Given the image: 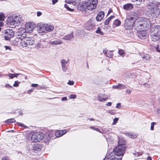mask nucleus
I'll list each match as a JSON object with an SVG mask.
<instances>
[{"label": "nucleus", "instance_id": "a18cd8bd", "mask_svg": "<svg viewBox=\"0 0 160 160\" xmlns=\"http://www.w3.org/2000/svg\"><path fill=\"white\" fill-rule=\"evenodd\" d=\"M155 123L154 122H152L151 123V130H153L154 129V125L155 124Z\"/></svg>", "mask_w": 160, "mask_h": 160}, {"label": "nucleus", "instance_id": "9b49d317", "mask_svg": "<svg viewBox=\"0 0 160 160\" xmlns=\"http://www.w3.org/2000/svg\"><path fill=\"white\" fill-rule=\"evenodd\" d=\"M103 160H122V159L116 158L114 153H108Z\"/></svg>", "mask_w": 160, "mask_h": 160}, {"label": "nucleus", "instance_id": "2eb2a0df", "mask_svg": "<svg viewBox=\"0 0 160 160\" xmlns=\"http://www.w3.org/2000/svg\"><path fill=\"white\" fill-rule=\"evenodd\" d=\"M47 43L43 40H41L40 42L37 44L35 47L38 49H39L42 48H45L47 47Z\"/></svg>", "mask_w": 160, "mask_h": 160}, {"label": "nucleus", "instance_id": "c85d7f7f", "mask_svg": "<svg viewBox=\"0 0 160 160\" xmlns=\"http://www.w3.org/2000/svg\"><path fill=\"white\" fill-rule=\"evenodd\" d=\"M133 2L135 3L136 5H140L144 2L145 0H131Z\"/></svg>", "mask_w": 160, "mask_h": 160}, {"label": "nucleus", "instance_id": "b1692460", "mask_svg": "<svg viewBox=\"0 0 160 160\" xmlns=\"http://www.w3.org/2000/svg\"><path fill=\"white\" fill-rule=\"evenodd\" d=\"M125 134L126 136L131 138H135L137 137V135L133 132H127Z\"/></svg>", "mask_w": 160, "mask_h": 160}, {"label": "nucleus", "instance_id": "c756f323", "mask_svg": "<svg viewBox=\"0 0 160 160\" xmlns=\"http://www.w3.org/2000/svg\"><path fill=\"white\" fill-rule=\"evenodd\" d=\"M115 16H111L108 18L107 19L105 20V21L104 22V24L105 25H108L111 20Z\"/></svg>", "mask_w": 160, "mask_h": 160}, {"label": "nucleus", "instance_id": "ea45409f", "mask_svg": "<svg viewBox=\"0 0 160 160\" xmlns=\"http://www.w3.org/2000/svg\"><path fill=\"white\" fill-rule=\"evenodd\" d=\"M119 119L118 118H114L113 120V122L112 123V125H115L116 124V123L117 122L118 120Z\"/></svg>", "mask_w": 160, "mask_h": 160}, {"label": "nucleus", "instance_id": "bf43d9fd", "mask_svg": "<svg viewBox=\"0 0 160 160\" xmlns=\"http://www.w3.org/2000/svg\"><path fill=\"white\" fill-rule=\"evenodd\" d=\"M58 2V0H52V5L55 4Z\"/></svg>", "mask_w": 160, "mask_h": 160}, {"label": "nucleus", "instance_id": "72a5a7b5", "mask_svg": "<svg viewBox=\"0 0 160 160\" xmlns=\"http://www.w3.org/2000/svg\"><path fill=\"white\" fill-rule=\"evenodd\" d=\"M121 22L120 21L116 19L113 22V25L116 26H118L121 24Z\"/></svg>", "mask_w": 160, "mask_h": 160}, {"label": "nucleus", "instance_id": "aec40b11", "mask_svg": "<svg viewBox=\"0 0 160 160\" xmlns=\"http://www.w3.org/2000/svg\"><path fill=\"white\" fill-rule=\"evenodd\" d=\"M68 63V61L65 60H62L61 61L62 65V68L63 72H66L68 69L66 66V64Z\"/></svg>", "mask_w": 160, "mask_h": 160}, {"label": "nucleus", "instance_id": "774afa93", "mask_svg": "<svg viewBox=\"0 0 160 160\" xmlns=\"http://www.w3.org/2000/svg\"><path fill=\"white\" fill-rule=\"evenodd\" d=\"M156 49L157 52H160V48H159L158 46L156 47Z\"/></svg>", "mask_w": 160, "mask_h": 160}, {"label": "nucleus", "instance_id": "c03bdc74", "mask_svg": "<svg viewBox=\"0 0 160 160\" xmlns=\"http://www.w3.org/2000/svg\"><path fill=\"white\" fill-rule=\"evenodd\" d=\"M74 82L73 81L69 80L67 82V84L70 85H74Z\"/></svg>", "mask_w": 160, "mask_h": 160}, {"label": "nucleus", "instance_id": "09e8293b", "mask_svg": "<svg viewBox=\"0 0 160 160\" xmlns=\"http://www.w3.org/2000/svg\"><path fill=\"white\" fill-rule=\"evenodd\" d=\"M85 2H92L98 3V0H85Z\"/></svg>", "mask_w": 160, "mask_h": 160}, {"label": "nucleus", "instance_id": "9d476101", "mask_svg": "<svg viewBox=\"0 0 160 160\" xmlns=\"http://www.w3.org/2000/svg\"><path fill=\"white\" fill-rule=\"evenodd\" d=\"M134 22L132 21L129 19L126 18L124 24V27L126 30H131L133 27H134Z\"/></svg>", "mask_w": 160, "mask_h": 160}, {"label": "nucleus", "instance_id": "bb28decb", "mask_svg": "<svg viewBox=\"0 0 160 160\" xmlns=\"http://www.w3.org/2000/svg\"><path fill=\"white\" fill-rule=\"evenodd\" d=\"M73 37V33L72 32L69 34L64 36L62 39L66 40H68L72 39Z\"/></svg>", "mask_w": 160, "mask_h": 160}, {"label": "nucleus", "instance_id": "4be33fe9", "mask_svg": "<svg viewBox=\"0 0 160 160\" xmlns=\"http://www.w3.org/2000/svg\"><path fill=\"white\" fill-rule=\"evenodd\" d=\"M127 88L126 86L124 85L119 84L116 86H113L112 88L114 89H124Z\"/></svg>", "mask_w": 160, "mask_h": 160}, {"label": "nucleus", "instance_id": "7c9ffc66", "mask_svg": "<svg viewBox=\"0 0 160 160\" xmlns=\"http://www.w3.org/2000/svg\"><path fill=\"white\" fill-rule=\"evenodd\" d=\"M118 145H122L125 146V141L121 138H119L118 141Z\"/></svg>", "mask_w": 160, "mask_h": 160}, {"label": "nucleus", "instance_id": "6e6d98bb", "mask_svg": "<svg viewBox=\"0 0 160 160\" xmlns=\"http://www.w3.org/2000/svg\"><path fill=\"white\" fill-rule=\"evenodd\" d=\"M5 87L7 88H12V86H10L9 84H6Z\"/></svg>", "mask_w": 160, "mask_h": 160}, {"label": "nucleus", "instance_id": "ddd939ff", "mask_svg": "<svg viewBox=\"0 0 160 160\" xmlns=\"http://www.w3.org/2000/svg\"><path fill=\"white\" fill-rule=\"evenodd\" d=\"M45 24L40 23L38 24L37 30L38 33H45Z\"/></svg>", "mask_w": 160, "mask_h": 160}, {"label": "nucleus", "instance_id": "603ef678", "mask_svg": "<svg viewBox=\"0 0 160 160\" xmlns=\"http://www.w3.org/2000/svg\"><path fill=\"white\" fill-rule=\"evenodd\" d=\"M116 107L117 108H120L121 107V103H118L117 104Z\"/></svg>", "mask_w": 160, "mask_h": 160}, {"label": "nucleus", "instance_id": "dca6fc26", "mask_svg": "<svg viewBox=\"0 0 160 160\" xmlns=\"http://www.w3.org/2000/svg\"><path fill=\"white\" fill-rule=\"evenodd\" d=\"M145 30H142V31L139 30L137 33L138 36L141 39L145 38L146 37V32Z\"/></svg>", "mask_w": 160, "mask_h": 160}, {"label": "nucleus", "instance_id": "6ab92c4d", "mask_svg": "<svg viewBox=\"0 0 160 160\" xmlns=\"http://www.w3.org/2000/svg\"><path fill=\"white\" fill-rule=\"evenodd\" d=\"M87 6L85 4V2H81L79 3L77 7L78 9L82 11H84L86 10Z\"/></svg>", "mask_w": 160, "mask_h": 160}, {"label": "nucleus", "instance_id": "c9c22d12", "mask_svg": "<svg viewBox=\"0 0 160 160\" xmlns=\"http://www.w3.org/2000/svg\"><path fill=\"white\" fill-rule=\"evenodd\" d=\"M106 56L107 57L111 58L113 56V54L112 53V51H109L106 54Z\"/></svg>", "mask_w": 160, "mask_h": 160}, {"label": "nucleus", "instance_id": "f704fd0d", "mask_svg": "<svg viewBox=\"0 0 160 160\" xmlns=\"http://www.w3.org/2000/svg\"><path fill=\"white\" fill-rule=\"evenodd\" d=\"M5 17L4 15V14L2 12L0 13V21H3L4 20Z\"/></svg>", "mask_w": 160, "mask_h": 160}, {"label": "nucleus", "instance_id": "69168bd1", "mask_svg": "<svg viewBox=\"0 0 160 160\" xmlns=\"http://www.w3.org/2000/svg\"><path fill=\"white\" fill-rule=\"evenodd\" d=\"M38 85L37 84H32V86L33 87H37Z\"/></svg>", "mask_w": 160, "mask_h": 160}, {"label": "nucleus", "instance_id": "13d9d810", "mask_svg": "<svg viewBox=\"0 0 160 160\" xmlns=\"http://www.w3.org/2000/svg\"><path fill=\"white\" fill-rule=\"evenodd\" d=\"M112 103L111 102H109L106 103L105 105L107 106H111Z\"/></svg>", "mask_w": 160, "mask_h": 160}, {"label": "nucleus", "instance_id": "f03ea898", "mask_svg": "<svg viewBox=\"0 0 160 160\" xmlns=\"http://www.w3.org/2000/svg\"><path fill=\"white\" fill-rule=\"evenodd\" d=\"M150 22L148 19L141 18L134 22V28L138 31L141 29H146L149 26Z\"/></svg>", "mask_w": 160, "mask_h": 160}, {"label": "nucleus", "instance_id": "8fccbe9b", "mask_svg": "<svg viewBox=\"0 0 160 160\" xmlns=\"http://www.w3.org/2000/svg\"><path fill=\"white\" fill-rule=\"evenodd\" d=\"M2 160H9V158L6 156H4L2 158Z\"/></svg>", "mask_w": 160, "mask_h": 160}, {"label": "nucleus", "instance_id": "1a4fd4ad", "mask_svg": "<svg viewBox=\"0 0 160 160\" xmlns=\"http://www.w3.org/2000/svg\"><path fill=\"white\" fill-rule=\"evenodd\" d=\"M3 33L5 34V39L7 40H9L13 37L14 35V32L12 29H8L4 30Z\"/></svg>", "mask_w": 160, "mask_h": 160}, {"label": "nucleus", "instance_id": "052dcab7", "mask_svg": "<svg viewBox=\"0 0 160 160\" xmlns=\"http://www.w3.org/2000/svg\"><path fill=\"white\" fill-rule=\"evenodd\" d=\"M140 55L143 58H144L145 57V54L143 53H141L140 54Z\"/></svg>", "mask_w": 160, "mask_h": 160}, {"label": "nucleus", "instance_id": "f8f14e48", "mask_svg": "<svg viewBox=\"0 0 160 160\" xmlns=\"http://www.w3.org/2000/svg\"><path fill=\"white\" fill-rule=\"evenodd\" d=\"M138 17V15L136 13L134 12H131L127 15L126 18L134 22Z\"/></svg>", "mask_w": 160, "mask_h": 160}, {"label": "nucleus", "instance_id": "49530a36", "mask_svg": "<svg viewBox=\"0 0 160 160\" xmlns=\"http://www.w3.org/2000/svg\"><path fill=\"white\" fill-rule=\"evenodd\" d=\"M76 98V95L75 94H71L69 96V98L70 99H74Z\"/></svg>", "mask_w": 160, "mask_h": 160}, {"label": "nucleus", "instance_id": "4d7b16f0", "mask_svg": "<svg viewBox=\"0 0 160 160\" xmlns=\"http://www.w3.org/2000/svg\"><path fill=\"white\" fill-rule=\"evenodd\" d=\"M66 2L68 3H70L72 2L74 0H65Z\"/></svg>", "mask_w": 160, "mask_h": 160}, {"label": "nucleus", "instance_id": "79ce46f5", "mask_svg": "<svg viewBox=\"0 0 160 160\" xmlns=\"http://www.w3.org/2000/svg\"><path fill=\"white\" fill-rule=\"evenodd\" d=\"M17 123L18 124V125H19V126L23 127L25 128H27V126L24 125L23 123L19 122H17Z\"/></svg>", "mask_w": 160, "mask_h": 160}, {"label": "nucleus", "instance_id": "2f4dec72", "mask_svg": "<svg viewBox=\"0 0 160 160\" xmlns=\"http://www.w3.org/2000/svg\"><path fill=\"white\" fill-rule=\"evenodd\" d=\"M150 58V56L148 54H145V57L143 58V60L146 62H149V59Z\"/></svg>", "mask_w": 160, "mask_h": 160}, {"label": "nucleus", "instance_id": "5701e85b", "mask_svg": "<svg viewBox=\"0 0 160 160\" xmlns=\"http://www.w3.org/2000/svg\"><path fill=\"white\" fill-rule=\"evenodd\" d=\"M45 31L46 32H51L54 29V26L51 25L45 24Z\"/></svg>", "mask_w": 160, "mask_h": 160}, {"label": "nucleus", "instance_id": "423d86ee", "mask_svg": "<svg viewBox=\"0 0 160 160\" xmlns=\"http://www.w3.org/2000/svg\"><path fill=\"white\" fill-rule=\"evenodd\" d=\"M150 34L152 41L155 42L158 40L160 38V26L156 25L152 27Z\"/></svg>", "mask_w": 160, "mask_h": 160}, {"label": "nucleus", "instance_id": "a878e982", "mask_svg": "<svg viewBox=\"0 0 160 160\" xmlns=\"http://www.w3.org/2000/svg\"><path fill=\"white\" fill-rule=\"evenodd\" d=\"M50 44L52 45H57L61 44L62 43L61 41L59 39H56L53 41H51L50 42Z\"/></svg>", "mask_w": 160, "mask_h": 160}, {"label": "nucleus", "instance_id": "393cba45", "mask_svg": "<svg viewBox=\"0 0 160 160\" xmlns=\"http://www.w3.org/2000/svg\"><path fill=\"white\" fill-rule=\"evenodd\" d=\"M103 96V95L99 94L97 97V99L100 102L105 101L107 100L108 98H104Z\"/></svg>", "mask_w": 160, "mask_h": 160}, {"label": "nucleus", "instance_id": "5fc2aeb1", "mask_svg": "<svg viewBox=\"0 0 160 160\" xmlns=\"http://www.w3.org/2000/svg\"><path fill=\"white\" fill-rule=\"evenodd\" d=\"M131 92L132 90L129 89H127L126 91V92L128 94H130L131 93Z\"/></svg>", "mask_w": 160, "mask_h": 160}, {"label": "nucleus", "instance_id": "f3484780", "mask_svg": "<svg viewBox=\"0 0 160 160\" xmlns=\"http://www.w3.org/2000/svg\"><path fill=\"white\" fill-rule=\"evenodd\" d=\"M68 130L66 129L63 130L58 131L55 132V135L57 137H59L65 134Z\"/></svg>", "mask_w": 160, "mask_h": 160}, {"label": "nucleus", "instance_id": "58836bf2", "mask_svg": "<svg viewBox=\"0 0 160 160\" xmlns=\"http://www.w3.org/2000/svg\"><path fill=\"white\" fill-rule=\"evenodd\" d=\"M96 32L102 35H103V32L101 31L99 27L98 28V29L96 30Z\"/></svg>", "mask_w": 160, "mask_h": 160}, {"label": "nucleus", "instance_id": "0eeeda50", "mask_svg": "<svg viewBox=\"0 0 160 160\" xmlns=\"http://www.w3.org/2000/svg\"><path fill=\"white\" fill-rule=\"evenodd\" d=\"M126 149L125 146L118 145L113 150V152L111 153H114L115 156L116 155L118 156H122L124 154Z\"/></svg>", "mask_w": 160, "mask_h": 160}, {"label": "nucleus", "instance_id": "37998d69", "mask_svg": "<svg viewBox=\"0 0 160 160\" xmlns=\"http://www.w3.org/2000/svg\"><path fill=\"white\" fill-rule=\"evenodd\" d=\"M20 83V82L15 81L13 85V86L14 87H18L19 86V84Z\"/></svg>", "mask_w": 160, "mask_h": 160}, {"label": "nucleus", "instance_id": "338daca9", "mask_svg": "<svg viewBox=\"0 0 160 160\" xmlns=\"http://www.w3.org/2000/svg\"><path fill=\"white\" fill-rule=\"evenodd\" d=\"M157 112L158 114L160 115V107L157 109Z\"/></svg>", "mask_w": 160, "mask_h": 160}, {"label": "nucleus", "instance_id": "680f3d73", "mask_svg": "<svg viewBox=\"0 0 160 160\" xmlns=\"http://www.w3.org/2000/svg\"><path fill=\"white\" fill-rule=\"evenodd\" d=\"M34 89V88H32L31 89L29 90L28 91V93L30 94L31 92H32L33 91Z\"/></svg>", "mask_w": 160, "mask_h": 160}, {"label": "nucleus", "instance_id": "0e129e2a", "mask_svg": "<svg viewBox=\"0 0 160 160\" xmlns=\"http://www.w3.org/2000/svg\"><path fill=\"white\" fill-rule=\"evenodd\" d=\"M108 50L107 49H104L103 50V52L104 54H107Z\"/></svg>", "mask_w": 160, "mask_h": 160}, {"label": "nucleus", "instance_id": "4468645a", "mask_svg": "<svg viewBox=\"0 0 160 160\" xmlns=\"http://www.w3.org/2000/svg\"><path fill=\"white\" fill-rule=\"evenodd\" d=\"M87 8L88 10H92L94 9L97 5V3L92 2H85Z\"/></svg>", "mask_w": 160, "mask_h": 160}, {"label": "nucleus", "instance_id": "39448f33", "mask_svg": "<svg viewBox=\"0 0 160 160\" xmlns=\"http://www.w3.org/2000/svg\"><path fill=\"white\" fill-rule=\"evenodd\" d=\"M36 27L35 24L32 22H28L25 25V28L23 27L19 29L18 34H26V33H31L32 32Z\"/></svg>", "mask_w": 160, "mask_h": 160}, {"label": "nucleus", "instance_id": "e2e57ef3", "mask_svg": "<svg viewBox=\"0 0 160 160\" xmlns=\"http://www.w3.org/2000/svg\"><path fill=\"white\" fill-rule=\"evenodd\" d=\"M61 100L62 101H67V98L66 97H63L62 98Z\"/></svg>", "mask_w": 160, "mask_h": 160}, {"label": "nucleus", "instance_id": "a211bd4d", "mask_svg": "<svg viewBox=\"0 0 160 160\" xmlns=\"http://www.w3.org/2000/svg\"><path fill=\"white\" fill-rule=\"evenodd\" d=\"M104 16V12L102 11L99 12L96 18L98 22L101 21L103 18Z\"/></svg>", "mask_w": 160, "mask_h": 160}, {"label": "nucleus", "instance_id": "473e14b6", "mask_svg": "<svg viewBox=\"0 0 160 160\" xmlns=\"http://www.w3.org/2000/svg\"><path fill=\"white\" fill-rule=\"evenodd\" d=\"M15 121H16L14 118H12L6 120L5 122L6 123H9L14 122Z\"/></svg>", "mask_w": 160, "mask_h": 160}, {"label": "nucleus", "instance_id": "f257e3e1", "mask_svg": "<svg viewBox=\"0 0 160 160\" xmlns=\"http://www.w3.org/2000/svg\"><path fill=\"white\" fill-rule=\"evenodd\" d=\"M147 7L151 16L157 17L160 14V3L155 1L149 2L147 5Z\"/></svg>", "mask_w": 160, "mask_h": 160}, {"label": "nucleus", "instance_id": "4c0bfd02", "mask_svg": "<svg viewBox=\"0 0 160 160\" xmlns=\"http://www.w3.org/2000/svg\"><path fill=\"white\" fill-rule=\"evenodd\" d=\"M64 6L65 8L70 11L72 12L74 11L73 9L70 8L67 4H65Z\"/></svg>", "mask_w": 160, "mask_h": 160}, {"label": "nucleus", "instance_id": "864d4df0", "mask_svg": "<svg viewBox=\"0 0 160 160\" xmlns=\"http://www.w3.org/2000/svg\"><path fill=\"white\" fill-rule=\"evenodd\" d=\"M5 48L6 50L8 49L10 51L11 50V48L9 46H5Z\"/></svg>", "mask_w": 160, "mask_h": 160}, {"label": "nucleus", "instance_id": "de8ad7c7", "mask_svg": "<svg viewBox=\"0 0 160 160\" xmlns=\"http://www.w3.org/2000/svg\"><path fill=\"white\" fill-rule=\"evenodd\" d=\"M14 75L13 74L9 73L8 76L9 77V78L12 79L14 78Z\"/></svg>", "mask_w": 160, "mask_h": 160}, {"label": "nucleus", "instance_id": "7ed1b4c3", "mask_svg": "<svg viewBox=\"0 0 160 160\" xmlns=\"http://www.w3.org/2000/svg\"><path fill=\"white\" fill-rule=\"evenodd\" d=\"M23 20V17L19 14H13L9 17L7 20V24L13 27L20 24Z\"/></svg>", "mask_w": 160, "mask_h": 160}, {"label": "nucleus", "instance_id": "3c124183", "mask_svg": "<svg viewBox=\"0 0 160 160\" xmlns=\"http://www.w3.org/2000/svg\"><path fill=\"white\" fill-rule=\"evenodd\" d=\"M42 13L40 11H38L37 13V17H40L42 15Z\"/></svg>", "mask_w": 160, "mask_h": 160}, {"label": "nucleus", "instance_id": "e433bc0d", "mask_svg": "<svg viewBox=\"0 0 160 160\" xmlns=\"http://www.w3.org/2000/svg\"><path fill=\"white\" fill-rule=\"evenodd\" d=\"M107 113H109L111 115H114L115 113V111L113 110H109L107 111Z\"/></svg>", "mask_w": 160, "mask_h": 160}, {"label": "nucleus", "instance_id": "cd10ccee", "mask_svg": "<svg viewBox=\"0 0 160 160\" xmlns=\"http://www.w3.org/2000/svg\"><path fill=\"white\" fill-rule=\"evenodd\" d=\"M44 138L45 142L46 143H47L51 139V137L48 133H47L45 137L44 136Z\"/></svg>", "mask_w": 160, "mask_h": 160}, {"label": "nucleus", "instance_id": "a19ab883", "mask_svg": "<svg viewBox=\"0 0 160 160\" xmlns=\"http://www.w3.org/2000/svg\"><path fill=\"white\" fill-rule=\"evenodd\" d=\"M118 53L120 55H122L124 54V51L122 49H119Z\"/></svg>", "mask_w": 160, "mask_h": 160}, {"label": "nucleus", "instance_id": "20e7f679", "mask_svg": "<svg viewBox=\"0 0 160 160\" xmlns=\"http://www.w3.org/2000/svg\"><path fill=\"white\" fill-rule=\"evenodd\" d=\"M18 38L20 40V45L22 47H26L33 44L34 42L33 38L26 36V34H18Z\"/></svg>", "mask_w": 160, "mask_h": 160}, {"label": "nucleus", "instance_id": "6e6552de", "mask_svg": "<svg viewBox=\"0 0 160 160\" xmlns=\"http://www.w3.org/2000/svg\"><path fill=\"white\" fill-rule=\"evenodd\" d=\"M44 138V134L41 132H37L33 134L31 137V140L33 142H37L42 140Z\"/></svg>", "mask_w": 160, "mask_h": 160}, {"label": "nucleus", "instance_id": "412c9836", "mask_svg": "<svg viewBox=\"0 0 160 160\" xmlns=\"http://www.w3.org/2000/svg\"><path fill=\"white\" fill-rule=\"evenodd\" d=\"M133 5L131 3H127L124 4L123 6V8L127 11H129L133 8Z\"/></svg>", "mask_w": 160, "mask_h": 160}]
</instances>
